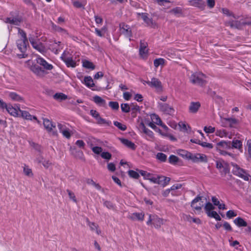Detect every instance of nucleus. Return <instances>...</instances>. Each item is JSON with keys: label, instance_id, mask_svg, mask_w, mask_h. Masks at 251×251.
Returning a JSON list of instances; mask_svg holds the SVG:
<instances>
[{"label": "nucleus", "instance_id": "obj_1", "mask_svg": "<svg viewBox=\"0 0 251 251\" xmlns=\"http://www.w3.org/2000/svg\"><path fill=\"white\" fill-rule=\"evenodd\" d=\"M165 220L158 217L156 215H149V220L147 222V225L152 224L155 228H160L162 225L165 224Z\"/></svg>", "mask_w": 251, "mask_h": 251}, {"label": "nucleus", "instance_id": "obj_2", "mask_svg": "<svg viewBox=\"0 0 251 251\" xmlns=\"http://www.w3.org/2000/svg\"><path fill=\"white\" fill-rule=\"evenodd\" d=\"M232 166L233 167V172L235 175L243 178L245 180H251V176L249 175L244 170L240 168L236 164H233Z\"/></svg>", "mask_w": 251, "mask_h": 251}, {"label": "nucleus", "instance_id": "obj_3", "mask_svg": "<svg viewBox=\"0 0 251 251\" xmlns=\"http://www.w3.org/2000/svg\"><path fill=\"white\" fill-rule=\"evenodd\" d=\"M205 76L202 74L194 73L190 77V81L194 84L202 86L205 83Z\"/></svg>", "mask_w": 251, "mask_h": 251}, {"label": "nucleus", "instance_id": "obj_4", "mask_svg": "<svg viewBox=\"0 0 251 251\" xmlns=\"http://www.w3.org/2000/svg\"><path fill=\"white\" fill-rule=\"evenodd\" d=\"M61 57L68 67L74 68L76 66V62L73 60L69 51H65Z\"/></svg>", "mask_w": 251, "mask_h": 251}, {"label": "nucleus", "instance_id": "obj_5", "mask_svg": "<svg viewBox=\"0 0 251 251\" xmlns=\"http://www.w3.org/2000/svg\"><path fill=\"white\" fill-rule=\"evenodd\" d=\"M147 83L151 87L155 89L157 92H160L163 90L162 83L158 78L153 77L151 79V81H148Z\"/></svg>", "mask_w": 251, "mask_h": 251}, {"label": "nucleus", "instance_id": "obj_6", "mask_svg": "<svg viewBox=\"0 0 251 251\" xmlns=\"http://www.w3.org/2000/svg\"><path fill=\"white\" fill-rule=\"evenodd\" d=\"M29 40L33 48L40 52L44 51L45 48L44 46L37 38L33 36H30L29 37Z\"/></svg>", "mask_w": 251, "mask_h": 251}, {"label": "nucleus", "instance_id": "obj_7", "mask_svg": "<svg viewBox=\"0 0 251 251\" xmlns=\"http://www.w3.org/2000/svg\"><path fill=\"white\" fill-rule=\"evenodd\" d=\"M43 125L47 131L52 135H56L55 126H53L51 122L47 119L43 120Z\"/></svg>", "mask_w": 251, "mask_h": 251}, {"label": "nucleus", "instance_id": "obj_8", "mask_svg": "<svg viewBox=\"0 0 251 251\" xmlns=\"http://www.w3.org/2000/svg\"><path fill=\"white\" fill-rule=\"evenodd\" d=\"M102 142L100 140H94L89 143V146L93 152L97 154L101 153L102 149L101 147L98 146L102 145Z\"/></svg>", "mask_w": 251, "mask_h": 251}, {"label": "nucleus", "instance_id": "obj_9", "mask_svg": "<svg viewBox=\"0 0 251 251\" xmlns=\"http://www.w3.org/2000/svg\"><path fill=\"white\" fill-rule=\"evenodd\" d=\"M31 61L28 60L27 62V65L29 66L30 70L36 75L43 77L44 76L45 73V71L42 69L41 67L37 66L36 65H30Z\"/></svg>", "mask_w": 251, "mask_h": 251}, {"label": "nucleus", "instance_id": "obj_10", "mask_svg": "<svg viewBox=\"0 0 251 251\" xmlns=\"http://www.w3.org/2000/svg\"><path fill=\"white\" fill-rule=\"evenodd\" d=\"M120 31L121 34L129 39L132 36L130 27L124 23H122L120 25Z\"/></svg>", "mask_w": 251, "mask_h": 251}, {"label": "nucleus", "instance_id": "obj_11", "mask_svg": "<svg viewBox=\"0 0 251 251\" xmlns=\"http://www.w3.org/2000/svg\"><path fill=\"white\" fill-rule=\"evenodd\" d=\"M36 63L43 67V68L47 71H50L53 68L52 64L48 63L44 58L41 57H38L36 59Z\"/></svg>", "mask_w": 251, "mask_h": 251}, {"label": "nucleus", "instance_id": "obj_12", "mask_svg": "<svg viewBox=\"0 0 251 251\" xmlns=\"http://www.w3.org/2000/svg\"><path fill=\"white\" fill-rule=\"evenodd\" d=\"M158 108L162 112L167 114L172 115L175 113L174 109L167 103H159Z\"/></svg>", "mask_w": 251, "mask_h": 251}, {"label": "nucleus", "instance_id": "obj_13", "mask_svg": "<svg viewBox=\"0 0 251 251\" xmlns=\"http://www.w3.org/2000/svg\"><path fill=\"white\" fill-rule=\"evenodd\" d=\"M203 201H201V198L198 197L196 198L191 203V206L198 211H200L203 207Z\"/></svg>", "mask_w": 251, "mask_h": 251}, {"label": "nucleus", "instance_id": "obj_14", "mask_svg": "<svg viewBox=\"0 0 251 251\" xmlns=\"http://www.w3.org/2000/svg\"><path fill=\"white\" fill-rule=\"evenodd\" d=\"M19 107H15L11 104H7L5 109L7 112L11 116L16 117L19 116Z\"/></svg>", "mask_w": 251, "mask_h": 251}, {"label": "nucleus", "instance_id": "obj_15", "mask_svg": "<svg viewBox=\"0 0 251 251\" xmlns=\"http://www.w3.org/2000/svg\"><path fill=\"white\" fill-rule=\"evenodd\" d=\"M215 135L220 138L227 137L229 139H231L232 137L231 133H229L226 129H217L215 131Z\"/></svg>", "mask_w": 251, "mask_h": 251}, {"label": "nucleus", "instance_id": "obj_16", "mask_svg": "<svg viewBox=\"0 0 251 251\" xmlns=\"http://www.w3.org/2000/svg\"><path fill=\"white\" fill-rule=\"evenodd\" d=\"M216 148L217 150L229 149L231 148L230 142L222 140L217 143Z\"/></svg>", "mask_w": 251, "mask_h": 251}, {"label": "nucleus", "instance_id": "obj_17", "mask_svg": "<svg viewBox=\"0 0 251 251\" xmlns=\"http://www.w3.org/2000/svg\"><path fill=\"white\" fill-rule=\"evenodd\" d=\"M156 178V184L161 185L163 187L167 185L170 180V178L169 177L163 176H157Z\"/></svg>", "mask_w": 251, "mask_h": 251}, {"label": "nucleus", "instance_id": "obj_18", "mask_svg": "<svg viewBox=\"0 0 251 251\" xmlns=\"http://www.w3.org/2000/svg\"><path fill=\"white\" fill-rule=\"evenodd\" d=\"M201 107V103L199 102L192 101L190 102L189 106V112L192 114L196 113Z\"/></svg>", "mask_w": 251, "mask_h": 251}, {"label": "nucleus", "instance_id": "obj_19", "mask_svg": "<svg viewBox=\"0 0 251 251\" xmlns=\"http://www.w3.org/2000/svg\"><path fill=\"white\" fill-rule=\"evenodd\" d=\"M58 127L60 132L62 133L65 137L68 139L70 138L72 134V132L70 130L67 128L64 125L60 124L58 125Z\"/></svg>", "mask_w": 251, "mask_h": 251}, {"label": "nucleus", "instance_id": "obj_20", "mask_svg": "<svg viewBox=\"0 0 251 251\" xmlns=\"http://www.w3.org/2000/svg\"><path fill=\"white\" fill-rule=\"evenodd\" d=\"M18 109L19 110V112L21 114V116L23 118L26 119V120H35L37 121V122L38 123H40V122L37 120V118L35 116H33L31 115H30L28 112H27L26 111L22 110L20 109V108H18Z\"/></svg>", "mask_w": 251, "mask_h": 251}, {"label": "nucleus", "instance_id": "obj_21", "mask_svg": "<svg viewBox=\"0 0 251 251\" xmlns=\"http://www.w3.org/2000/svg\"><path fill=\"white\" fill-rule=\"evenodd\" d=\"M194 161L206 162L207 157L205 155L201 153H197L190 156Z\"/></svg>", "mask_w": 251, "mask_h": 251}, {"label": "nucleus", "instance_id": "obj_22", "mask_svg": "<svg viewBox=\"0 0 251 251\" xmlns=\"http://www.w3.org/2000/svg\"><path fill=\"white\" fill-rule=\"evenodd\" d=\"M8 96L9 98L13 101L18 102L24 101V99L21 96H20L19 95L15 92H11L8 93Z\"/></svg>", "mask_w": 251, "mask_h": 251}, {"label": "nucleus", "instance_id": "obj_23", "mask_svg": "<svg viewBox=\"0 0 251 251\" xmlns=\"http://www.w3.org/2000/svg\"><path fill=\"white\" fill-rule=\"evenodd\" d=\"M139 16H141V18L148 25L152 27L155 28L156 26V24L154 23L150 19L147 14L142 13L139 14Z\"/></svg>", "mask_w": 251, "mask_h": 251}, {"label": "nucleus", "instance_id": "obj_24", "mask_svg": "<svg viewBox=\"0 0 251 251\" xmlns=\"http://www.w3.org/2000/svg\"><path fill=\"white\" fill-rule=\"evenodd\" d=\"M147 47V43L143 41L141 42L139 51L140 56L143 58L145 57L147 55L148 49Z\"/></svg>", "mask_w": 251, "mask_h": 251}, {"label": "nucleus", "instance_id": "obj_25", "mask_svg": "<svg viewBox=\"0 0 251 251\" xmlns=\"http://www.w3.org/2000/svg\"><path fill=\"white\" fill-rule=\"evenodd\" d=\"M189 2L191 5L198 7L202 9H203L205 6V2L202 0H190Z\"/></svg>", "mask_w": 251, "mask_h": 251}, {"label": "nucleus", "instance_id": "obj_26", "mask_svg": "<svg viewBox=\"0 0 251 251\" xmlns=\"http://www.w3.org/2000/svg\"><path fill=\"white\" fill-rule=\"evenodd\" d=\"M22 21L21 18L19 17L16 18H7L5 19V23H9L16 25H18Z\"/></svg>", "mask_w": 251, "mask_h": 251}, {"label": "nucleus", "instance_id": "obj_27", "mask_svg": "<svg viewBox=\"0 0 251 251\" xmlns=\"http://www.w3.org/2000/svg\"><path fill=\"white\" fill-rule=\"evenodd\" d=\"M82 82L89 88H91L95 86L93 80L90 76L84 77V79Z\"/></svg>", "mask_w": 251, "mask_h": 251}, {"label": "nucleus", "instance_id": "obj_28", "mask_svg": "<svg viewBox=\"0 0 251 251\" xmlns=\"http://www.w3.org/2000/svg\"><path fill=\"white\" fill-rule=\"evenodd\" d=\"M129 218L132 220L143 221L144 218V214L143 213H133L130 215Z\"/></svg>", "mask_w": 251, "mask_h": 251}, {"label": "nucleus", "instance_id": "obj_29", "mask_svg": "<svg viewBox=\"0 0 251 251\" xmlns=\"http://www.w3.org/2000/svg\"><path fill=\"white\" fill-rule=\"evenodd\" d=\"M27 40H19L17 42V46L19 50L24 52L26 50Z\"/></svg>", "mask_w": 251, "mask_h": 251}, {"label": "nucleus", "instance_id": "obj_30", "mask_svg": "<svg viewBox=\"0 0 251 251\" xmlns=\"http://www.w3.org/2000/svg\"><path fill=\"white\" fill-rule=\"evenodd\" d=\"M183 219L184 220L189 222H193L196 223L197 224H200L201 223V221L199 218H195L191 217L189 215H183Z\"/></svg>", "mask_w": 251, "mask_h": 251}, {"label": "nucleus", "instance_id": "obj_31", "mask_svg": "<svg viewBox=\"0 0 251 251\" xmlns=\"http://www.w3.org/2000/svg\"><path fill=\"white\" fill-rule=\"evenodd\" d=\"M94 101L98 105L104 106L106 104V101L102 98L98 96H95L93 98Z\"/></svg>", "mask_w": 251, "mask_h": 251}, {"label": "nucleus", "instance_id": "obj_32", "mask_svg": "<svg viewBox=\"0 0 251 251\" xmlns=\"http://www.w3.org/2000/svg\"><path fill=\"white\" fill-rule=\"evenodd\" d=\"M178 126L180 130L182 131L188 132L191 130L190 126L185 122L182 121L179 122Z\"/></svg>", "mask_w": 251, "mask_h": 251}, {"label": "nucleus", "instance_id": "obj_33", "mask_svg": "<svg viewBox=\"0 0 251 251\" xmlns=\"http://www.w3.org/2000/svg\"><path fill=\"white\" fill-rule=\"evenodd\" d=\"M121 142L125 146L131 149H135V145L131 141L124 138L120 139Z\"/></svg>", "mask_w": 251, "mask_h": 251}, {"label": "nucleus", "instance_id": "obj_34", "mask_svg": "<svg viewBox=\"0 0 251 251\" xmlns=\"http://www.w3.org/2000/svg\"><path fill=\"white\" fill-rule=\"evenodd\" d=\"M233 222L234 223L239 227L246 226H247L246 222L241 217H238L235 219Z\"/></svg>", "mask_w": 251, "mask_h": 251}, {"label": "nucleus", "instance_id": "obj_35", "mask_svg": "<svg viewBox=\"0 0 251 251\" xmlns=\"http://www.w3.org/2000/svg\"><path fill=\"white\" fill-rule=\"evenodd\" d=\"M165 60L161 58L156 59L154 60V66L155 68L158 67L160 66L163 67L165 64Z\"/></svg>", "mask_w": 251, "mask_h": 251}, {"label": "nucleus", "instance_id": "obj_36", "mask_svg": "<svg viewBox=\"0 0 251 251\" xmlns=\"http://www.w3.org/2000/svg\"><path fill=\"white\" fill-rule=\"evenodd\" d=\"M53 98L57 100H63L67 99V96L64 94L59 93L53 95Z\"/></svg>", "mask_w": 251, "mask_h": 251}, {"label": "nucleus", "instance_id": "obj_37", "mask_svg": "<svg viewBox=\"0 0 251 251\" xmlns=\"http://www.w3.org/2000/svg\"><path fill=\"white\" fill-rule=\"evenodd\" d=\"M151 118L153 123L158 125H161L162 121L158 115L155 114H151Z\"/></svg>", "mask_w": 251, "mask_h": 251}, {"label": "nucleus", "instance_id": "obj_38", "mask_svg": "<svg viewBox=\"0 0 251 251\" xmlns=\"http://www.w3.org/2000/svg\"><path fill=\"white\" fill-rule=\"evenodd\" d=\"M82 66L87 69H91L92 70L95 69V65L93 63L87 60H84L82 61Z\"/></svg>", "mask_w": 251, "mask_h": 251}, {"label": "nucleus", "instance_id": "obj_39", "mask_svg": "<svg viewBox=\"0 0 251 251\" xmlns=\"http://www.w3.org/2000/svg\"><path fill=\"white\" fill-rule=\"evenodd\" d=\"M214 208V206L210 202H207L204 206V209L207 215L211 211H213Z\"/></svg>", "mask_w": 251, "mask_h": 251}, {"label": "nucleus", "instance_id": "obj_40", "mask_svg": "<svg viewBox=\"0 0 251 251\" xmlns=\"http://www.w3.org/2000/svg\"><path fill=\"white\" fill-rule=\"evenodd\" d=\"M157 176V175H154L150 173H148V174L146 175V177L145 178V179L150 180L151 182L153 183L156 184Z\"/></svg>", "mask_w": 251, "mask_h": 251}, {"label": "nucleus", "instance_id": "obj_41", "mask_svg": "<svg viewBox=\"0 0 251 251\" xmlns=\"http://www.w3.org/2000/svg\"><path fill=\"white\" fill-rule=\"evenodd\" d=\"M90 228L92 231H95L98 234H100L101 233L100 230L98 229V226L97 225L95 224L94 223H89L88 224Z\"/></svg>", "mask_w": 251, "mask_h": 251}, {"label": "nucleus", "instance_id": "obj_42", "mask_svg": "<svg viewBox=\"0 0 251 251\" xmlns=\"http://www.w3.org/2000/svg\"><path fill=\"white\" fill-rule=\"evenodd\" d=\"M24 174L29 177H31L33 176V174L32 172V170L29 168L28 166L25 165L24 168Z\"/></svg>", "mask_w": 251, "mask_h": 251}, {"label": "nucleus", "instance_id": "obj_43", "mask_svg": "<svg viewBox=\"0 0 251 251\" xmlns=\"http://www.w3.org/2000/svg\"><path fill=\"white\" fill-rule=\"evenodd\" d=\"M207 216L210 218H213L215 220L217 221H220L221 218L219 215L217 213V212L215 211H212L207 214Z\"/></svg>", "mask_w": 251, "mask_h": 251}, {"label": "nucleus", "instance_id": "obj_44", "mask_svg": "<svg viewBox=\"0 0 251 251\" xmlns=\"http://www.w3.org/2000/svg\"><path fill=\"white\" fill-rule=\"evenodd\" d=\"M198 144L201 145L202 147L207 148L208 149H212L213 146L212 144L205 142H201V141H198Z\"/></svg>", "mask_w": 251, "mask_h": 251}, {"label": "nucleus", "instance_id": "obj_45", "mask_svg": "<svg viewBox=\"0 0 251 251\" xmlns=\"http://www.w3.org/2000/svg\"><path fill=\"white\" fill-rule=\"evenodd\" d=\"M232 147L235 149H240L242 146V142L238 140H233L232 142Z\"/></svg>", "mask_w": 251, "mask_h": 251}, {"label": "nucleus", "instance_id": "obj_46", "mask_svg": "<svg viewBox=\"0 0 251 251\" xmlns=\"http://www.w3.org/2000/svg\"><path fill=\"white\" fill-rule=\"evenodd\" d=\"M203 130L206 133H212L216 131L215 128L212 126H205L204 127Z\"/></svg>", "mask_w": 251, "mask_h": 251}, {"label": "nucleus", "instance_id": "obj_47", "mask_svg": "<svg viewBox=\"0 0 251 251\" xmlns=\"http://www.w3.org/2000/svg\"><path fill=\"white\" fill-rule=\"evenodd\" d=\"M156 158L160 161L164 162L167 159V156L163 153L159 152L156 154Z\"/></svg>", "mask_w": 251, "mask_h": 251}, {"label": "nucleus", "instance_id": "obj_48", "mask_svg": "<svg viewBox=\"0 0 251 251\" xmlns=\"http://www.w3.org/2000/svg\"><path fill=\"white\" fill-rule=\"evenodd\" d=\"M87 183L89 185H93L98 190L101 189V187L100 186V185L99 184H97L96 182H95L92 179H88L87 180Z\"/></svg>", "mask_w": 251, "mask_h": 251}, {"label": "nucleus", "instance_id": "obj_49", "mask_svg": "<svg viewBox=\"0 0 251 251\" xmlns=\"http://www.w3.org/2000/svg\"><path fill=\"white\" fill-rule=\"evenodd\" d=\"M114 125L122 131H125L126 129V126L120 122L117 121L114 122Z\"/></svg>", "mask_w": 251, "mask_h": 251}, {"label": "nucleus", "instance_id": "obj_50", "mask_svg": "<svg viewBox=\"0 0 251 251\" xmlns=\"http://www.w3.org/2000/svg\"><path fill=\"white\" fill-rule=\"evenodd\" d=\"M128 174L130 177L133 178L137 179L139 177V174L137 172L133 170H129L128 172Z\"/></svg>", "mask_w": 251, "mask_h": 251}, {"label": "nucleus", "instance_id": "obj_51", "mask_svg": "<svg viewBox=\"0 0 251 251\" xmlns=\"http://www.w3.org/2000/svg\"><path fill=\"white\" fill-rule=\"evenodd\" d=\"M225 120L229 123V126L231 127H234L236 125L238 121L235 119H225Z\"/></svg>", "mask_w": 251, "mask_h": 251}, {"label": "nucleus", "instance_id": "obj_52", "mask_svg": "<svg viewBox=\"0 0 251 251\" xmlns=\"http://www.w3.org/2000/svg\"><path fill=\"white\" fill-rule=\"evenodd\" d=\"M226 165V163L223 160H219L216 162L217 168L219 170H222L224 168Z\"/></svg>", "mask_w": 251, "mask_h": 251}, {"label": "nucleus", "instance_id": "obj_53", "mask_svg": "<svg viewBox=\"0 0 251 251\" xmlns=\"http://www.w3.org/2000/svg\"><path fill=\"white\" fill-rule=\"evenodd\" d=\"M85 2H81L80 1H74L73 2V5L75 7H76V8H84V6H85Z\"/></svg>", "mask_w": 251, "mask_h": 251}, {"label": "nucleus", "instance_id": "obj_54", "mask_svg": "<svg viewBox=\"0 0 251 251\" xmlns=\"http://www.w3.org/2000/svg\"><path fill=\"white\" fill-rule=\"evenodd\" d=\"M122 110L124 112H128L130 111V107L127 103H123L121 105Z\"/></svg>", "mask_w": 251, "mask_h": 251}, {"label": "nucleus", "instance_id": "obj_55", "mask_svg": "<svg viewBox=\"0 0 251 251\" xmlns=\"http://www.w3.org/2000/svg\"><path fill=\"white\" fill-rule=\"evenodd\" d=\"M18 34L21 38L20 40H27L25 33L20 28H18Z\"/></svg>", "mask_w": 251, "mask_h": 251}, {"label": "nucleus", "instance_id": "obj_56", "mask_svg": "<svg viewBox=\"0 0 251 251\" xmlns=\"http://www.w3.org/2000/svg\"><path fill=\"white\" fill-rule=\"evenodd\" d=\"M101 156L105 159L109 160L111 158V154L108 152H102Z\"/></svg>", "mask_w": 251, "mask_h": 251}, {"label": "nucleus", "instance_id": "obj_57", "mask_svg": "<svg viewBox=\"0 0 251 251\" xmlns=\"http://www.w3.org/2000/svg\"><path fill=\"white\" fill-rule=\"evenodd\" d=\"M228 25L233 28H238L240 26V23L236 21L229 22Z\"/></svg>", "mask_w": 251, "mask_h": 251}, {"label": "nucleus", "instance_id": "obj_58", "mask_svg": "<svg viewBox=\"0 0 251 251\" xmlns=\"http://www.w3.org/2000/svg\"><path fill=\"white\" fill-rule=\"evenodd\" d=\"M67 191L68 195L69 196V198L71 200H72L73 201H74L75 202H76L77 200L75 198L74 193H73L72 192H71V191L68 190Z\"/></svg>", "mask_w": 251, "mask_h": 251}, {"label": "nucleus", "instance_id": "obj_59", "mask_svg": "<svg viewBox=\"0 0 251 251\" xmlns=\"http://www.w3.org/2000/svg\"><path fill=\"white\" fill-rule=\"evenodd\" d=\"M169 162L171 163H175L178 160V158L175 155H171L169 158Z\"/></svg>", "mask_w": 251, "mask_h": 251}, {"label": "nucleus", "instance_id": "obj_60", "mask_svg": "<svg viewBox=\"0 0 251 251\" xmlns=\"http://www.w3.org/2000/svg\"><path fill=\"white\" fill-rule=\"evenodd\" d=\"M109 105L113 109H118L119 108V104L117 102L110 101Z\"/></svg>", "mask_w": 251, "mask_h": 251}, {"label": "nucleus", "instance_id": "obj_61", "mask_svg": "<svg viewBox=\"0 0 251 251\" xmlns=\"http://www.w3.org/2000/svg\"><path fill=\"white\" fill-rule=\"evenodd\" d=\"M103 204L108 209H112L114 208V205L113 203L109 201H104L103 202Z\"/></svg>", "mask_w": 251, "mask_h": 251}, {"label": "nucleus", "instance_id": "obj_62", "mask_svg": "<svg viewBox=\"0 0 251 251\" xmlns=\"http://www.w3.org/2000/svg\"><path fill=\"white\" fill-rule=\"evenodd\" d=\"M249 157L251 159V140H248L247 143Z\"/></svg>", "mask_w": 251, "mask_h": 251}, {"label": "nucleus", "instance_id": "obj_63", "mask_svg": "<svg viewBox=\"0 0 251 251\" xmlns=\"http://www.w3.org/2000/svg\"><path fill=\"white\" fill-rule=\"evenodd\" d=\"M157 3L160 5L167 6L170 3L168 0H156Z\"/></svg>", "mask_w": 251, "mask_h": 251}, {"label": "nucleus", "instance_id": "obj_64", "mask_svg": "<svg viewBox=\"0 0 251 251\" xmlns=\"http://www.w3.org/2000/svg\"><path fill=\"white\" fill-rule=\"evenodd\" d=\"M226 216L228 218H231L232 217H235L237 214L233 211V210H229L226 212Z\"/></svg>", "mask_w": 251, "mask_h": 251}]
</instances>
